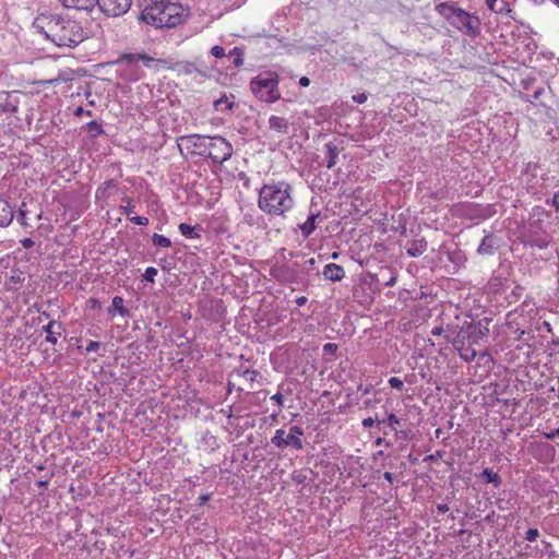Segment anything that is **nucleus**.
<instances>
[{
  "instance_id": "nucleus-1",
  "label": "nucleus",
  "mask_w": 559,
  "mask_h": 559,
  "mask_svg": "<svg viewBox=\"0 0 559 559\" xmlns=\"http://www.w3.org/2000/svg\"><path fill=\"white\" fill-rule=\"evenodd\" d=\"M488 319L475 320L469 316H465L463 319L456 317L455 321L447 324L445 340L452 344L464 361L469 362L476 357L474 346L488 338Z\"/></svg>"
},
{
  "instance_id": "nucleus-2",
  "label": "nucleus",
  "mask_w": 559,
  "mask_h": 559,
  "mask_svg": "<svg viewBox=\"0 0 559 559\" xmlns=\"http://www.w3.org/2000/svg\"><path fill=\"white\" fill-rule=\"evenodd\" d=\"M34 27L58 47L74 48L87 36L79 21L60 14L41 13Z\"/></svg>"
},
{
  "instance_id": "nucleus-3",
  "label": "nucleus",
  "mask_w": 559,
  "mask_h": 559,
  "mask_svg": "<svg viewBox=\"0 0 559 559\" xmlns=\"http://www.w3.org/2000/svg\"><path fill=\"white\" fill-rule=\"evenodd\" d=\"M294 188L285 180H271L259 189L258 207L267 215L285 217L295 206Z\"/></svg>"
},
{
  "instance_id": "nucleus-4",
  "label": "nucleus",
  "mask_w": 559,
  "mask_h": 559,
  "mask_svg": "<svg viewBox=\"0 0 559 559\" xmlns=\"http://www.w3.org/2000/svg\"><path fill=\"white\" fill-rule=\"evenodd\" d=\"M435 11L460 33L473 38L480 35L481 22L479 16L462 9L457 2H440L435 7Z\"/></svg>"
},
{
  "instance_id": "nucleus-5",
  "label": "nucleus",
  "mask_w": 559,
  "mask_h": 559,
  "mask_svg": "<svg viewBox=\"0 0 559 559\" xmlns=\"http://www.w3.org/2000/svg\"><path fill=\"white\" fill-rule=\"evenodd\" d=\"M181 8L165 0H150L140 14V20L156 28L175 27L182 22Z\"/></svg>"
},
{
  "instance_id": "nucleus-6",
  "label": "nucleus",
  "mask_w": 559,
  "mask_h": 559,
  "mask_svg": "<svg viewBox=\"0 0 559 559\" xmlns=\"http://www.w3.org/2000/svg\"><path fill=\"white\" fill-rule=\"evenodd\" d=\"M280 75L276 71H261L251 79L249 86L252 94L261 102L275 103L281 98Z\"/></svg>"
},
{
  "instance_id": "nucleus-7",
  "label": "nucleus",
  "mask_w": 559,
  "mask_h": 559,
  "mask_svg": "<svg viewBox=\"0 0 559 559\" xmlns=\"http://www.w3.org/2000/svg\"><path fill=\"white\" fill-rule=\"evenodd\" d=\"M537 214L546 213L542 207L536 206L533 209V215L530 218L522 236V242L525 247L546 249L552 240L551 235L542 227V219L534 218Z\"/></svg>"
},
{
  "instance_id": "nucleus-8",
  "label": "nucleus",
  "mask_w": 559,
  "mask_h": 559,
  "mask_svg": "<svg viewBox=\"0 0 559 559\" xmlns=\"http://www.w3.org/2000/svg\"><path fill=\"white\" fill-rule=\"evenodd\" d=\"M397 280V271L392 266H381L378 272H367L360 277V288L371 293H380L384 287H392Z\"/></svg>"
},
{
  "instance_id": "nucleus-9",
  "label": "nucleus",
  "mask_w": 559,
  "mask_h": 559,
  "mask_svg": "<svg viewBox=\"0 0 559 559\" xmlns=\"http://www.w3.org/2000/svg\"><path fill=\"white\" fill-rule=\"evenodd\" d=\"M302 436L304 429L299 426L293 425L288 430H285L284 428L277 429L271 439V443L280 450L293 449L300 451L304 449Z\"/></svg>"
},
{
  "instance_id": "nucleus-10",
  "label": "nucleus",
  "mask_w": 559,
  "mask_h": 559,
  "mask_svg": "<svg viewBox=\"0 0 559 559\" xmlns=\"http://www.w3.org/2000/svg\"><path fill=\"white\" fill-rule=\"evenodd\" d=\"M234 148L229 141L222 135L210 136L205 157L211 159L213 164L222 165L233 155Z\"/></svg>"
},
{
  "instance_id": "nucleus-11",
  "label": "nucleus",
  "mask_w": 559,
  "mask_h": 559,
  "mask_svg": "<svg viewBox=\"0 0 559 559\" xmlns=\"http://www.w3.org/2000/svg\"><path fill=\"white\" fill-rule=\"evenodd\" d=\"M438 252L440 255H445L448 262L447 271L450 274H456L462 267H465L467 257L465 252L455 242L440 245Z\"/></svg>"
},
{
  "instance_id": "nucleus-12",
  "label": "nucleus",
  "mask_w": 559,
  "mask_h": 559,
  "mask_svg": "<svg viewBox=\"0 0 559 559\" xmlns=\"http://www.w3.org/2000/svg\"><path fill=\"white\" fill-rule=\"evenodd\" d=\"M270 275L282 284H297L300 282V273L297 263H276L271 266Z\"/></svg>"
},
{
  "instance_id": "nucleus-13",
  "label": "nucleus",
  "mask_w": 559,
  "mask_h": 559,
  "mask_svg": "<svg viewBox=\"0 0 559 559\" xmlns=\"http://www.w3.org/2000/svg\"><path fill=\"white\" fill-rule=\"evenodd\" d=\"M459 211L461 216L468 219H487L496 214V209L492 204L465 203L460 205Z\"/></svg>"
},
{
  "instance_id": "nucleus-14",
  "label": "nucleus",
  "mask_w": 559,
  "mask_h": 559,
  "mask_svg": "<svg viewBox=\"0 0 559 559\" xmlns=\"http://www.w3.org/2000/svg\"><path fill=\"white\" fill-rule=\"evenodd\" d=\"M178 141L186 143V147L187 150H190L191 155H198L204 158L210 136L201 134H189L178 138Z\"/></svg>"
},
{
  "instance_id": "nucleus-15",
  "label": "nucleus",
  "mask_w": 559,
  "mask_h": 559,
  "mask_svg": "<svg viewBox=\"0 0 559 559\" xmlns=\"http://www.w3.org/2000/svg\"><path fill=\"white\" fill-rule=\"evenodd\" d=\"M132 0H97L98 8L108 16H120L128 12Z\"/></svg>"
},
{
  "instance_id": "nucleus-16",
  "label": "nucleus",
  "mask_w": 559,
  "mask_h": 559,
  "mask_svg": "<svg viewBox=\"0 0 559 559\" xmlns=\"http://www.w3.org/2000/svg\"><path fill=\"white\" fill-rule=\"evenodd\" d=\"M143 62L146 68H152L153 63L159 62V60H156L148 55L144 52H129V53H122L116 61V64H124L127 67L133 68L138 64V62Z\"/></svg>"
},
{
  "instance_id": "nucleus-17",
  "label": "nucleus",
  "mask_w": 559,
  "mask_h": 559,
  "mask_svg": "<svg viewBox=\"0 0 559 559\" xmlns=\"http://www.w3.org/2000/svg\"><path fill=\"white\" fill-rule=\"evenodd\" d=\"M501 245V237L493 233L485 234L477 248V253L479 255H493L500 249Z\"/></svg>"
},
{
  "instance_id": "nucleus-18",
  "label": "nucleus",
  "mask_w": 559,
  "mask_h": 559,
  "mask_svg": "<svg viewBox=\"0 0 559 559\" xmlns=\"http://www.w3.org/2000/svg\"><path fill=\"white\" fill-rule=\"evenodd\" d=\"M213 108L221 114H231L234 109L238 108L236 96L231 93H224L219 98L213 102Z\"/></svg>"
},
{
  "instance_id": "nucleus-19",
  "label": "nucleus",
  "mask_w": 559,
  "mask_h": 559,
  "mask_svg": "<svg viewBox=\"0 0 559 559\" xmlns=\"http://www.w3.org/2000/svg\"><path fill=\"white\" fill-rule=\"evenodd\" d=\"M325 148V166L329 169H332L338 159V154L342 150L341 147V141H337L336 139L334 141H330L324 144Z\"/></svg>"
},
{
  "instance_id": "nucleus-20",
  "label": "nucleus",
  "mask_w": 559,
  "mask_h": 559,
  "mask_svg": "<svg viewBox=\"0 0 559 559\" xmlns=\"http://www.w3.org/2000/svg\"><path fill=\"white\" fill-rule=\"evenodd\" d=\"M539 168V165L534 162H528L525 164L523 168V176H525L526 181V190L527 192L535 194L538 192L536 186L533 183V180L537 178V170Z\"/></svg>"
},
{
  "instance_id": "nucleus-21",
  "label": "nucleus",
  "mask_w": 559,
  "mask_h": 559,
  "mask_svg": "<svg viewBox=\"0 0 559 559\" xmlns=\"http://www.w3.org/2000/svg\"><path fill=\"white\" fill-rule=\"evenodd\" d=\"M428 242L425 237L414 238L405 245L406 253L412 258H418L426 252Z\"/></svg>"
},
{
  "instance_id": "nucleus-22",
  "label": "nucleus",
  "mask_w": 559,
  "mask_h": 559,
  "mask_svg": "<svg viewBox=\"0 0 559 559\" xmlns=\"http://www.w3.org/2000/svg\"><path fill=\"white\" fill-rule=\"evenodd\" d=\"M14 218V206L0 192V227H8Z\"/></svg>"
},
{
  "instance_id": "nucleus-23",
  "label": "nucleus",
  "mask_w": 559,
  "mask_h": 559,
  "mask_svg": "<svg viewBox=\"0 0 559 559\" xmlns=\"http://www.w3.org/2000/svg\"><path fill=\"white\" fill-rule=\"evenodd\" d=\"M43 332L46 333V342L55 345L58 342V337L64 330L63 324L56 320H50L48 324L41 328Z\"/></svg>"
},
{
  "instance_id": "nucleus-24",
  "label": "nucleus",
  "mask_w": 559,
  "mask_h": 559,
  "mask_svg": "<svg viewBox=\"0 0 559 559\" xmlns=\"http://www.w3.org/2000/svg\"><path fill=\"white\" fill-rule=\"evenodd\" d=\"M406 426V419L397 417L392 412H385V417H382L381 420H379V427L388 428L390 431H395L399 428H404Z\"/></svg>"
},
{
  "instance_id": "nucleus-25",
  "label": "nucleus",
  "mask_w": 559,
  "mask_h": 559,
  "mask_svg": "<svg viewBox=\"0 0 559 559\" xmlns=\"http://www.w3.org/2000/svg\"><path fill=\"white\" fill-rule=\"evenodd\" d=\"M321 216L320 211L310 212L305 223L299 224L298 228L304 239H308L317 229V221Z\"/></svg>"
},
{
  "instance_id": "nucleus-26",
  "label": "nucleus",
  "mask_w": 559,
  "mask_h": 559,
  "mask_svg": "<svg viewBox=\"0 0 559 559\" xmlns=\"http://www.w3.org/2000/svg\"><path fill=\"white\" fill-rule=\"evenodd\" d=\"M325 280L331 282H340L345 277V270L336 263H328L322 271Z\"/></svg>"
},
{
  "instance_id": "nucleus-27",
  "label": "nucleus",
  "mask_w": 559,
  "mask_h": 559,
  "mask_svg": "<svg viewBox=\"0 0 559 559\" xmlns=\"http://www.w3.org/2000/svg\"><path fill=\"white\" fill-rule=\"evenodd\" d=\"M478 479L483 484H491L496 489H499L502 485V478L498 472L492 468L485 467L478 475Z\"/></svg>"
},
{
  "instance_id": "nucleus-28",
  "label": "nucleus",
  "mask_w": 559,
  "mask_h": 559,
  "mask_svg": "<svg viewBox=\"0 0 559 559\" xmlns=\"http://www.w3.org/2000/svg\"><path fill=\"white\" fill-rule=\"evenodd\" d=\"M63 7L75 9L78 11H92L97 4V0H59Z\"/></svg>"
},
{
  "instance_id": "nucleus-29",
  "label": "nucleus",
  "mask_w": 559,
  "mask_h": 559,
  "mask_svg": "<svg viewBox=\"0 0 559 559\" xmlns=\"http://www.w3.org/2000/svg\"><path fill=\"white\" fill-rule=\"evenodd\" d=\"M219 448L218 439L216 436L206 431L203 433L200 440V449L205 451L206 453H213Z\"/></svg>"
},
{
  "instance_id": "nucleus-30",
  "label": "nucleus",
  "mask_w": 559,
  "mask_h": 559,
  "mask_svg": "<svg viewBox=\"0 0 559 559\" xmlns=\"http://www.w3.org/2000/svg\"><path fill=\"white\" fill-rule=\"evenodd\" d=\"M17 109L19 99L9 93H4V96L0 100V112L15 114Z\"/></svg>"
},
{
  "instance_id": "nucleus-31",
  "label": "nucleus",
  "mask_w": 559,
  "mask_h": 559,
  "mask_svg": "<svg viewBox=\"0 0 559 559\" xmlns=\"http://www.w3.org/2000/svg\"><path fill=\"white\" fill-rule=\"evenodd\" d=\"M269 128L277 133L287 134L289 131V122L284 117L273 115L269 118Z\"/></svg>"
},
{
  "instance_id": "nucleus-32",
  "label": "nucleus",
  "mask_w": 559,
  "mask_h": 559,
  "mask_svg": "<svg viewBox=\"0 0 559 559\" xmlns=\"http://www.w3.org/2000/svg\"><path fill=\"white\" fill-rule=\"evenodd\" d=\"M116 312L123 318L130 316L129 309L123 306V298L121 296H115L112 298L111 306L107 309V313L111 318L115 317Z\"/></svg>"
},
{
  "instance_id": "nucleus-33",
  "label": "nucleus",
  "mask_w": 559,
  "mask_h": 559,
  "mask_svg": "<svg viewBox=\"0 0 559 559\" xmlns=\"http://www.w3.org/2000/svg\"><path fill=\"white\" fill-rule=\"evenodd\" d=\"M180 234L187 239H200L203 228L200 225L191 226L187 223H181L178 226Z\"/></svg>"
},
{
  "instance_id": "nucleus-34",
  "label": "nucleus",
  "mask_w": 559,
  "mask_h": 559,
  "mask_svg": "<svg viewBox=\"0 0 559 559\" xmlns=\"http://www.w3.org/2000/svg\"><path fill=\"white\" fill-rule=\"evenodd\" d=\"M118 186V181L115 179L106 180L104 183H102L95 192L96 200L103 199L106 200L110 197L109 190L112 188H116Z\"/></svg>"
},
{
  "instance_id": "nucleus-35",
  "label": "nucleus",
  "mask_w": 559,
  "mask_h": 559,
  "mask_svg": "<svg viewBox=\"0 0 559 559\" xmlns=\"http://www.w3.org/2000/svg\"><path fill=\"white\" fill-rule=\"evenodd\" d=\"M233 374L245 379L250 383V388L253 389V383L257 381V378L260 376V372L254 369H242L238 368L233 371Z\"/></svg>"
},
{
  "instance_id": "nucleus-36",
  "label": "nucleus",
  "mask_w": 559,
  "mask_h": 559,
  "mask_svg": "<svg viewBox=\"0 0 559 559\" xmlns=\"http://www.w3.org/2000/svg\"><path fill=\"white\" fill-rule=\"evenodd\" d=\"M393 435L395 440L400 442L401 450H403L407 445V442L413 438V431L407 426L393 431Z\"/></svg>"
},
{
  "instance_id": "nucleus-37",
  "label": "nucleus",
  "mask_w": 559,
  "mask_h": 559,
  "mask_svg": "<svg viewBox=\"0 0 559 559\" xmlns=\"http://www.w3.org/2000/svg\"><path fill=\"white\" fill-rule=\"evenodd\" d=\"M85 130L90 139H97L104 133L103 126L96 120H92L85 124Z\"/></svg>"
},
{
  "instance_id": "nucleus-38",
  "label": "nucleus",
  "mask_w": 559,
  "mask_h": 559,
  "mask_svg": "<svg viewBox=\"0 0 559 559\" xmlns=\"http://www.w3.org/2000/svg\"><path fill=\"white\" fill-rule=\"evenodd\" d=\"M230 59L233 58V64L238 68L243 64V50L240 47H234L227 55Z\"/></svg>"
},
{
  "instance_id": "nucleus-39",
  "label": "nucleus",
  "mask_w": 559,
  "mask_h": 559,
  "mask_svg": "<svg viewBox=\"0 0 559 559\" xmlns=\"http://www.w3.org/2000/svg\"><path fill=\"white\" fill-rule=\"evenodd\" d=\"M373 294L374 293H371L370 290H368L367 286H365V289H361L360 283L357 286H355L354 290H353V295L355 298H362L360 300V302L371 300Z\"/></svg>"
},
{
  "instance_id": "nucleus-40",
  "label": "nucleus",
  "mask_w": 559,
  "mask_h": 559,
  "mask_svg": "<svg viewBox=\"0 0 559 559\" xmlns=\"http://www.w3.org/2000/svg\"><path fill=\"white\" fill-rule=\"evenodd\" d=\"M151 240L153 246L158 248H169L171 246V240L168 237L156 233L152 235Z\"/></svg>"
},
{
  "instance_id": "nucleus-41",
  "label": "nucleus",
  "mask_w": 559,
  "mask_h": 559,
  "mask_svg": "<svg viewBox=\"0 0 559 559\" xmlns=\"http://www.w3.org/2000/svg\"><path fill=\"white\" fill-rule=\"evenodd\" d=\"M338 349V345L335 343H326L322 347L323 357L325 361H331L333 356Z\"/></svg>"
},
{
  "instance_id": "nucleus-42",
  "label": "nucleus",
  "mask_w": 559,
  "mask_h": 559,
  "mask_svg": "<svg viewBox=\"0 0 559 559\" xmlns=\"http://www.w3.org/2000/svg\"><path fill=\"white\" fill-rule=\"evenodd\" d=\"M523 293H524V287L521 285H515L513 287V289L511 290V293L507 296L509 304L516 302L518 300H520Z\"/></svg>"
},
{
  "instance_id": "nucleus-43",
  "label": "nucleus",
  "mask_w": 559,
  "mask_h": 559,
  "mask_svg": "<svg viewBox=\"0 0 559 559\" xmlns=\"http://www.w3.org/2000/svg\"><path fill=\"white\" fill-rule=\"evenodd\" d=\"M55 476L53 472H49L46 474V479L36 480L35 485L40 489L39 495H44V492L48 489L49 483Z\"/></svg>"
},
{
  "instance_id": "nucleus-44",
  "label": "nucleus",
  "mask_w": 559,
  "mask_h": 559,
  "mask_svg": "<svg viewBox=\"0 0 559 559\" xmlns=\"http://www.w3.org/2000/svg\"><path fill=\"white\" fill-rule=\"evenodd\" d=\"M493 12L497 14H501V15H508L511 19H514V16L512 15L513 11H512L509 2H507V1H501L499 3V5L496 7V10Z\"/></svg>"
},
{
  "instance_id": "nucleus-45",
  "label": "nucleus",
  "mask_w": 559,
  "mask_h": 559,
  "mask_svg": "<svg viewBox=\"0 0 559 559\" xmlns=\"http://www.w3.org/2000/svg\"><path fill=\"white\" fill-rule=\"evenodd\" d=\"M378 395H379V392L374 391L372 397H367L361 402L360 408H365V409L373 408L376 406V404L380 403V401H381V399L378 397Z\"/></svg>"
},
{
  "instance_id": "nucleus-46",
  "label": "nucleus",
  "mask_w": 559,
  "mask_h": 559,
  "mask_svg": "<svg viewBox=\"0 0 559 559\" xmlns=\"http://www.w3.org/2000/svg\"><path fill=\"white\" fill-rule=\"evenodd\" d=\"M307 472L308 471H302V469L294 471L292 474L293 481L296 483L297 485L305 484L306 480L308 479Z\"/></svg>"
},
{
  "instance_id": "nucleus-47",
  "label": "nucleus",
  "mask_w": 559,
  "mask_h": 559,
  "mask_svg": "<svg viewBox=\"0 0 559 559\" xmlns=\"http://www.w3.org/2000/svg\"><path fill=\"white\" fill-rule=\"evenodd\" d=\"M282 389H283V385H278V389H277V392L271 396V401L275 402L276 405L278 406V412L282 411V408L284 407V399H283V394H282Z\"/></svg>"
},
{
  "instance_id": "nucleus-48",
  "label": "nucleus",
  "mask_w": 559,
  "mask_h": 559,
  "mask_svg": "<svg viewBox=\"0 0 559 559\" xmlns=\"http://www.w3.org/2000/svg\"><path fill=\"white\" fill-rule=\"evenodd\" d=\"M540 552L543 555H548L550 559L556 557V551L552 549V545L549 542L542 540V549Z\"/></svg>"
},
{
  "instance_id": "nucleus-49",
  "label": "nucleus",
  "mask_w": 559,
  "mask_h": 559,
  "mask_svg": "<svg viewBox=\"0 0 559 559\" xmlns=\"http://www.w3.org/2000/svg\"><path fill=\"white\" fill-rule=\"evenodd\" d=\"M158 271L154 266H148L145 269L143 277L146 282L154 283L155 276L157 275Z\"/></svg>"
},
{
  "instance_id": "nucleus-50",
  "label": "nucleus",
  "mask_w": 559,
  "mask_h": 559,
  "mask_svg": "<svg viewBox=\"0 0 559 559\" xmlns=\"http://www.w3.org/2000/svg\"><path fill=\"white\" fill-rule=\"evenodd\" d=\"M379 420H381V418L378 415H376L374 417H367V418L362 419L361 425L365 429H369V428L373 427L374 425L378 428Z\"/></svg>"
},
{
  "instance_id": "nucleus-51",
  "label": "nucleus",
  "mask_w": 559,
  "mask_h": 559,
  "mask_svg": "<svg viewBox=\"0 0 559 559\" xmlns=\"http://www.w3.org/2000/svg\"><path fill=\"white\" fill-rule=\"evenodd\" d=\"M122 200L127 202V205L120 206L121 212L128 216L130 214L134 213L135 206H134V204H132V199L126 197Z\"/></svg>"
},
{
  "instance_id": "nucleus-52",
  "label": "nucleus",
  "mask_w": 559,
  "mask_h": 559,
  "mask_svg": "<svg viewBox=\"0 0 559 559\" xmlns=\"http://www.w3.org/2000/svg\"><path fill=\"white\" fill-rule=\"evenodd\" d=\"M546 204L552 206L559 213V190L554 193L551 199L546 200Z\"/></svg>"
},
{
  "instance_id": "nucleus-53",
  "label": "nucleus",
  "mask_w": 559,
  "mask_h": 559,
  "mask_svg": "<svg viewBox=\"0 0 559 559\" xmlns=\"http://www.w3.org/2000/svg\"><path fill=\"white\" fill-rule=\"evenodd\" d=\"M539 536V531L537 528H528L525 532V539L527 542H535Z\"/></svg>"
},
{
  "instance_id": "nucleus-54",
  "label": "nucleus",
  "mask_w": 559,
  "mask_h": 559,
  "mask_svg": "<svg viewBox=\"0 0 559 559\" xmlns=\"http://www.w3.org/2000/svg\"><path fill=\"white\" fill-rule=\"evenodd\" d=\"M389 384L392 389H395V390H399V391H402L403 388H404V383L403 381L400 379V378H396V377H392L389 379Z\"/></svg>"
},
{
  "instance_id": "nucleus-55",
  "label": "nucleus",
  "mask_w": 559,
  "mask_h": 559,
  "mask_svg": "<svg viewBox=\"0 0 559 559\" xmlns=\"http://www.w3.org/2000/svg\"><path fill=\"white\" fill-rule=\"evenodd\" d=\"M129 221L139 226H146L150 223L148 218L145 216H131Z\"/></svg>"
},
{
  "instance_id": "nucleus-56",
  "label": "nucleus",
  "mask_w": 559,
  "mask_h": 559,
  "mask_svg": "<svg viewBox=\"0 0 559 559\" xmlns=\"http://www.w3.org/2000/svg\"><path fill=\"white\" fill-rule=\"evenodd\" d=\"M211 55L214 56L215 58H223V57H227V55L225 53V48L222 47V46H213L211 48Z\"/></svg>"
},
{
  "instance_id": "nucleus-57",
  "label": "nucleus",
  "mask_w": 559,
  "mask_h": 559,
  "mask_svg": "<svg viewBox=\"0 0 559 559\" xmlns=\"http://www.w3.org/2000/svg\"><path fill=\"white\" fill-rule=\"evenodd\" d=\"M102 347V343L98 341H90L85 350L86 353L97 352Z\"/></svg>"
},
{
  "instance_id": "nucleus-58",
  "label": "nucleus",
  "mask_w": 559,
  "mask_h": 559,
  "mask_svg": "<svg viewBox=\"0 0 559 559\" xmlns=\"http://www.w3.org/2000/svg\"><path fill=\"white\" fill-rule=\"evenodd\" d=\"M374 444L378 447L383 445L385 448L393 447V442L391 440H388L385 437H378L374 441Z\"/></svg>"
},
{
  "instance_id": "nucleus-59",
  "label": "nucleus",
  "mask_w": 559,
  "mask_h": 559,
  "mask_svg": "<svg viewBox=\"0 0 559 559\" xmlns=\"http://www.w3.org/2000/svg\"><path fill=\"white\" fill-rule=\"evenodd\" d=\"M320 466L322 468H332V472L340 471V467L336 464H333L332 462L328 460H320Z\"/></svg>"
},
{
  "instance_id": "nucleus-60",
  "label": "nucleus",
  "mask_w": 559,
  "mask_h": 559,
  "mask_svg": "<svg viewBox=\"0 0 559 559\" xmlns=\"http://www.w3.org/2000/svg\"><path fill=\"white\" fill-rule=\"evenodd\" d=\"M357 391L361 392L362 395L369 394L373 391V385L371 383L364 385L362 383L358 384Z\"/></svg>"
},
{
  "instance_id": "nucleus-61",
  "label": "nucleus",
  "mask_w": 559,
  "mask_h": 559,
  "mask_svg": "<svg viewBox=\"0 0 559 559\" xmlns=\"http://www.w3.org/2000/svg\"><path fill=\"white\" fill-rule=\"evenodd\" d=\"M16 219L17 222L23 225V226H26L27 223H26V213L25 211L21 207L17 212V216H16Z\"/></svg>"
},
{
  "instance_id": "nucleus-62",
  "label": "nucleus",
  "mask_w": 559,
  "mask_h": 559,
  "mask_svg": "<svg viewBox=\"0 0 559 559\" xmlns=\"http://www.w3.org/2000/svg\"><path fill=\"white\" fill-rule=\"evenodd\" d=\"M211 498H212V493H202L198 498V504L204 506L211 500Z\"/></svg>"
},
{
  "instance_id": "nucleus-63",
  "label": "nucleus",
  "mask_w": 559,
  "mask_h": 559,
  "mask_svg": "<svg viewBox=\"0 0 559 559\" xmlns=\"http://www.w3.org/2000/svg\"><path fill=\"white\" fill-rule=\"evenodd\" d=\"M443 333L447 334V326L443 328L442 325H438V326H435L432 330H431V335L433 336H440L442 335Z\"/></svg>"
},
{
  "instance_id": "nucleus-64",
  "label": "nucleus",
  "mask_w": 559,
  "mask_h": 559,
  "mask_svg": "<svg viewBox=\"0 0 559 559\" xmlns=\"http://www.w3.org/2000/svg\"><path fill=\"white\" fill-rule=\"evenodd\" d=\"M352 98L357 104H364L367 100V94L359 93V94L353 95Z\"/></svg>"
}]
</instances>
